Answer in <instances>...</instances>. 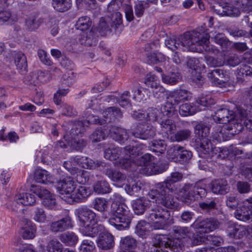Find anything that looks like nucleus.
<instances>
[{
  "mask_svg": "<svg viewBox=\"0 0 252 252\" xmlns=\"http://www.w3.org/2000/svg\"><path fill=\"white\" fill-rule=\"evenodd\" d=\"M209 35L205 29L188 32L178 37L168 38L165 40L166 46L174 51L176 50H189L201 52L205 51L209 53L219 52L213 45L209 44Z\"/></svg>",
  "mask_w": 252,
  "mask_h": 252,
  "instance_id": "obj_1",
  "label": "nucleus"
},
{
  "mask_svg": "<svg viewBox=\"0 0 252 252\" xmlns=\"http://www.w3.org/2000/svg\"><path fill=\"white\" fill-rule=\"evenodd\" d=\"M209 131V127L203 124H198L194 128V146L199 156L204 158H211L213 159L224 158L228 155V151L212 147L210 140L207 137Z\"/></svg>",
  "mask_w": 252,
  "mask_h": 252,
  "instance_id": "obj_2",
  "label": "nucleus"
},
{
  "mask_svg": "<svg viewBox=\"0 0 252 252\" xmlns=\"http://www.w3.org/2000/svg\"><path fill=\"white\" fill-rule=\"evenodd\" d=\"M173 234L174 236L173 239L163 235L155 236L151 252H163L165 249H169L174 252H182L185 248L182 239L188 237L191 234L189 228L174 226L173 227Z\"/></svg>",
  "mask_w": 252,
  "mask_h": 252,
  "instance_id": "obj_3",
  "label": "nucleus"
},
{
  "mask_svg": "<svg viewBox=\"0 0 252 252\" xmlns=\"http://www.w3.org/2000/svg\"><path fill=\"white\" fill-rule=\"evenodd\" d=\"M113 216L109 219V223L119 230L129 227L133 217L128 207L124 203L113 202L111 205Z\"/></svg>",
  "mask_w": 252,
  "mask_h": 252,
  "instance_id": "obj_4",
  "label": "nucleus"
},
{
  "mask_svg": "<svg viewBox=\"0 0 252 252\" xmlns=\"http://www.w3.org/2000/svg\"><path fill=\"white\" fill-rule=\"evenodd\" d=\"M170 192L171 190L168 189L166 185L157 184L156 189H152L148 195L150 198L155 200L156 203L174 209L177 206V202Z\"/></svg>",
  "mask_w": 252,
  "mask_h": 252,
  "instance_id": "obj_5",
  "label": "nucleus"
},
{
  "mask_svg": "<svg viewBox=\"0 0 252 252\" xmlns=\"http://www.w3.org/2000/svg\"><path fill=\"white\" fill-rule=\"evenodd\" d=\"M247 115V111L239 106L237 107L235 112L226 108H220L217 110L213 116V119L219 123L226 124L235 120L239 121V120L245 118Z\"/></svg>",
  "mask_w": 252,
  "mask_h": 252,
  "instance_id": "obj_6",
  "label": "nucleus"
},
{
  "mask_svg": "<svg viewBox=\"0 0 252 252\" xmlns=\"http://www.w3.org/2000/svg\"><path fill=\"white\" fill-rule=\"evenodd\" d=\"M180 193L182 200L186 203L189 204L197 199L198 197H203L206 190L201 182L195 184H186L181 189Z\"/></svg>",
  "mask_w": 252,
  "mask_h": 252,
  "instance_id": "obj_7",
  "label": "nucleus"
},
{
  "mask_svg": "<svg viewBox=\"0 0 252 252\" xmlns=\"http://www.w3.org/2000/svg\"><path fill=\"white\" fill-rule=\"evenodd\" d=\"M169 215L166 209L156 206L152 209L147 218L150 221L154 222L153 226L155 229H164L167 227V220Z\"/></svg>",
  "mask_w": 252,
  "mask_h": 252,
  "instance_id": "obj_8",
  "label": "nucleus"
},
{
  "mask_svg": "<svg viewBox=\"0 0 252 252\" xmlns=\"http://www.w3.org/2000/svg\"><path fill=\"white\" fill-rule=\"evenodd\" d=\"M76 187V184L70 177H67L60 180L56 185V189L61 198L66 202L71 203V198Z\"/></svg>",
  "mask_w": 252,
  "mask_h": 252,
  "instance_id": "obj_9",
  "label": "nucleus"
},
{
  "mask_svg": "<svg viewBox=\"0 0 252 252\" xmlns=\"http://www.w3.org/2000/svg\"><path fill=\"white\" fill-rule=\"evenodd\" d=\"M220 224L218 220L213 218L197 219L191 224L190 227L196 229H201L203 233H207L218 228Z\"/></svg>",
  "mask_w": 252,
  "mask_h": 252,
  "instance_id": "obj_10",
  "label": "nucleus"
},
{
  "mask_svg": "<svg viewBox=\"0 0 252 252\" xmlns=\"http://www.w3.org/2000/svg\"><path fill=\"white\" fill-rule=\"evenodd\" d=\"M74 214L79 221L80 226H84L89 223H97V219L95 214L86 207L83 206L76 209Z\"/></svg>",
  "mask_w": 252,
  "mask_h": 252,
  "instance_id": "obj_11",
  "label": "nucleus"
},
{
  "mask_svg": "<svg viewBox=\"0 0 252 252\" xmlns=\"http://www.w3.org/2000/svg\"><path fill=\"white\" fill-rule=\"evenodd\" d=\"M32 187L34 188V189H32V190L42 200V203L45 207L50 209L56 208V201L54 194L45 189L39 187H34L33 185Z\"/></svg>",
  "mask_w": 252,
  "mask_h": 252,
  "instance_id": "obj_12",
  "label": "nucleus"
},
{
  "mask_svg": "<svg viewBox=\"0 0 252 252\" xmlns=\"http://www.w3.org/2000/svg\"><path fill=\"white\" fill-rule=\"evenodd\" d=\"M132 149L128 151L127 154L122 153L121 155L122 158L120 160L118 166L126 169H129L130 167L135 166L137 159L136 158L139 155V150L138 147L135 146H131Z\"/></svg>",
  "mask_w": 252,
  "mask_h": 252,
  "instance_id": "obj_13",
  "label": "nucleus"
},
{
  "mask_svg": "<svg viewBox=\"0 0 252 252\" xmlns=\"http://www.w3.org/2000/svg\"><path fill=\"white\" fill-rule=\"evenodd\" d=\"M131 134L136 138L147 139L156 135V128L148 123L140 124L132 130Z\"/></svg>",
  "mask_w": 252,
  "mask_h": 252,
  "instance_id": "obj_14",
  "label": "nucleus"
},
{
  "mask_svg": "<svg viewBox=\"0 0 252 252\" xmlns=\"http://www.w3.org/2000/svg\"><path fill=\"white\" fill-rule=\"evenodd\" d=\"M73 226L72 219L68 215L58 220L53 221L50 224V230L53 233L62 232Z\"/></svg>",
  "mask_w": 252,
  "mask_h": 252,
  "instance_id": "obj_15",
  "label": "nucleus"
},
{
  "mask_svg": "<svg viewBox=\"0 0 252 252\" xmlns=\"http://www.w3.org/2000/svg\"><path fill=\"white\" fill-rule=\"evenodd\" d=\"M97 244L98 248L103 250H110L115 245L114 236L104 229L99 233Z\"/></svg>",
  "mask_w": 252,
  "mask_h": 252,
  "instance_id": "obj_16",
  "label": "nucleus"
},
{
  "mask_svg": "<svg viewBox=\"0 0 252 252\" xmlns=\"http://www.w3.org/2000/svg\"><path fill=\"white\" fill-rule=\"evenodd\" d=\"M104 121L98 116L94 115H89L86 117V120L84 122L78 121L73 125L71 130V134L72 135H77L81 132V127L83 125H85L86 123L88 124H99L100 125L104 124Z\"/></svg>",
  "mask_w": 252,
  "mask_h": 252,
  "instance_id": "obj_17",
  "label": "nucleus"
},
{
  "mask_svg": "<svg viewBox=\"0 0 252 252\" xmlns=\"http://www.w3.org/2000/svg\"><path fill=\"white\" fill-rule=\"evenodd\" d=\"M131 146H126L125 148L114 147L111 145L109 148L106 149L104 152V157L106 159L110 160H115L119 158L122 153L127 154L130 150Z\"/></svg>",
  "mask_w": 252,
  "mask_h": 252,
  "instance_id": "obj_18",
  "label": "nucleus"
},
{
  "mask_svg": "<svg viewBox=\"0 0 252 252\" xmlns=\"http://www.w3.org/2000/svg\"><path fill=\"white\" fill-rule=\"evenodd\" d=\"M208 77L215 85L221 86L228 82V75L226 72L220 69H215L208 74Z\"/></svg>",
  "mask_w": 252,
  "mask_h": 252,
  "instance_id": "obj_19",
  "label": "nucleus"
},
{
  "mask_svg": "<svg viewBox=\"0 0 252 252\" xmlns=\"http://www.w3.org/2000/svg\"><path fill=\"white\" fill-rule=\"evenodd\" d=\"M210 187L212 192L216 194H225L229 190L227 182L223 179L212 181Z\"/></svg>",
  "mask_w": 252,
  "mask_h": 252,
  "instance_id": "obj_20",
  "label": "nucleus"
},
{
  "mask_svg": "<svg viewBox=\"0 0 252 252\" xmlns=\"http://www.w3.org/2000/svg\"><path fill=\"white\" fill-rule=\"evenodd\" d=\"M168 154H173L174 157L177 158H179L180 161L187 162L192 157V153L183 147L180 146H173L171 147L168 151Z\"/></svg>",
  "mask_w": 252,
  "mask_h": 252,
  "instance_id": "obj_21",
  "label": "nucleus"
},
{
  "mask_svg": "<svg viewBox=\"0 0 252 252\" xmlns=\"http://www.w3.org/2000/svg\"><path fill=\"white\" fill-rule=\"evenodd\" d=\"M81 226L82 227L80 229V232L84 236L92 238L95 237L98 234H99L100 232L104 229L103 225L97 224L96 223L95 224L89 223Z\"/></svg>",
  "mask_w": 252,
  "mask_h": 252,
  "instance_id": "obj_22",
  "label": "nucleus"
},
{
  "mask_svg": "<svg viewBox=\"0 0 252 252\" xmlns=\"http://www.w3.org/2000/svg\"><path fill=\"white\" fill-rule=\"evenodd\" d=\"M131 204L134 213L140 215L143 214L151 206V202L145 197H140L132 200Z\"/></svg>",
  "mask_w": 252,
  "mask_h": 252,
  "instance_id": "obj_23",
  "label": "nucleus"
},
{
  "mask_svg": "<svg viewBox=\"0 0 252 252\" xmlns=\"http://www.w3.org/2000/svg\"><path fill=\"white\" fill-rule=\"evenodd\" d=\"M168 164L161 163L160 161L157 163L151 162L147 166L143 169L142 173L146 175H156L161 173L166 170Z\"/></svg>",
  "mask_w": 252,
  "mask_h": 252,
  "instance_id": "obj_24",
  "label": "nucleus"
},
{
  "mask_svg": "<svg viewBox=\"0 0 252 252\" xmlns=\"http://www.w3.org/2000/svg\"><path fill=\"white\" fill-rule=\"evenodd\" d=\"M160 128L159 132L165 137H168L170 134L174 132L176 130V125L172 119H165L159 123Z\"/></svg>",
  "mask_w": 252,
  "mask_h": 252,
  "instance_id": "obj_25",
  "label": "nucleus"
},
{
  "mask_svg": "<svg viewBox=\"0 0 252 252\" xmlns=\"http://www.w3.org/2000/svg\"><path fill=\"white\" fill-rule=\"evenodd\" d=\"M44 23V19L36 14L31 15L25 21L26 29L29 31H35Z\"/></svg>",
  "mask_w": 252,
  "mask_h": 252,
  "instance_id": "obj_26",
  "label": "nucleus"
},
{
  "mask_svg": "<svg viewBox=\"0 0 252 252\" xmlns=\"http://www.w3.org/2000/svg\"><path fill=\"white\" fill-rule=\"evenodd\" d=\"M98 35L94 30L92 29L89 32H85L80 35L79 42L82 45L92 46L96 45L97 42Z\"/></svg>",
  "mask_w": 252,
  "mask_h": 252,
  "instance_id": "obj_27",
  "label": "nucleus"
},
{
  "mask_svg": "<svg viewBox=\"0 0 252 252\" xmlns=\"http://www.w3.org/2000/svg\"><path fill=\"white\" fill-rule=\"evenodd\" d=\"M110 134L113 139L119 142H124L128 139L129 134L126 129L117 126H112Z\"/></svg>",
  "mask_w": 252,
  "mask_h": 252,
  "instance_id": "obj_28",
  "label": "nucleus"
},
{
  "mask_svg": "<svg viewBox=\"0 0 252 252\" xmlns=\"http://www.w3.org/2000/svg\"><path fill=\"white\" fill-rule=\"evenodd\" d=\"M35 195L32 193H20L16 194L14 201L18 204L32 206L36 202Z\"/></svg>",
  "mask_w": 252,
  "mask_h": 252,
  "instance_id": "obj_29",
  "label": "nucleus"
},
{
  "mask_svg": "<svg viewBox=\"0 0 252 252\" xmlns=\"http://www.w3.org/2000/svg\"><path fill=\"white\" fill-rule=\"evenodd\" d=\"M183 174L181 173L178 172H173L166 181L159 184L162 185H166L168 189L171 190V192H173L177 189L175 184L181 181L183 179Z\"/></svg>",
  "mask_w": 252,
  "mask_h": 252,
  "instance_id": "obj_30",
  "label": "nucleus"
},
{
  "mask_svg": "<svg viewBox=\"0 0 252 252\" xmlns=\"http://www.w3.org/2000/svg\"><path fill=\"white\" fill-rule=\"evenodd\" d=\"M91 194V190L89 188L84 186H79L76 190L74 191L72 195L71 202L81 201L86 199Z\"/></svg>",
  "mask_w": 252,
  "mask_h": 252,
  "instance_id": "obj_31",
  "label": "nucleus"
},
{
  "mask_svg": "<svg viewBox=\"0 0 252 252\" xmlns=\"http://www.w3.org/2000/svg\"><path fill=\"white\" fill-rule=\"evenodd\" d=\"M104 172L105 174L112 181L118 183H122L126 181V176L119 171L112 168H108L106 165Z\"/></svg>",
  "mask_w": 252,
  "mask_h": 252,
  "instance_id": "obj_32",
  "label": "nucleus"
},
{
  "mask_svg": "<svg viewBox=\"0 0 252 252\" xmlns=\"http://www.w3.org/2000/svg\"><path fill=\"white\" fill-rule=\"evenodd\" d=\"M34 179L35 181L39 183L48 184L53 182V177L46 170L38 169L34 173Z\"/></svg>",
  "mask_w": 252,
  "mask_h": 252,
  "instance_id": "obj_33",
  "label": "nucleus"
},
{
  "mask_svg": "<svg viewBox=\"0 0 252 252\" xmlns=\"http://www.w3.org/2000/svg\"><path fill=\"white\" fill-rule=\"evenodd\" d=\"M235 216L237 219L247 221L252 220V210L247 208L243 204L235 212Z\"/></svg>",
  "mask_w": 252,
  "mask_h": 252,
  "instance_id": "obj_34",
  "label": "nucleus"
},
{
  "mask_svg": "<svg viewBox=\"0 0 252 252\" xmlns=\"http://www.w3.org/2000/svg\"><path fill=\"white\" fill-rule=\"evenodd\" d=\"M26 225L22 229V235L25 239H31L35 237L36 227L31 221L26 220Z\"/></svg>",
  "mask_w": 252,
  "mask_h": 252,
  "instance_id": "obj_35",
  "label": "nucleus"
},
{
  "mask_svg": "<svg viewBox=\"0 0 252 252\" xmlns=\"http://www.w3.org/2000/svg\"><path fill=\"white\" fill-rule=\"evenodd\" d=\"M106 164L101 161H94L87 157L85 158V161L83 162L82 167L90 170L97 169L104 171Z\"/></svg>",
  "mask_w": 252,
  "mask_h": 252,
  "instance_id": "obj_36",
  "label": "nucleus"
},
{
  "mask_svg": "<svg viewBox=\"0 0 252 252\" xmlns=\"http://www.w3.org/2000/svg\"><path fill=\"white\" fill-rule=\"evenodd\" d=\"M15 63L17 69L21 73H24L27 70V60L24 54L20 52L14 54Z\"/></svg>",
  "mask_w": 252,
  "mask_h": 252,
  "instance_id": "obj_37",
  "label": "nucleus"
},
{
  "mask_svg": "<svg viewBox=\"0 0 252 252\" xmlns=\"http://www.w3.org/2000/svg\"><path fill=\"white\" fill-rule=\"evenodd\" d=\"M61 241L66 246H75L78 241V237L73 232L68 231L62 234L59 237Z\"/></svg>",
  "mask_w": 252,
  "mask_h": 252,
  "instance_id": "obj_38",
  "label": "nucleus"
},
{
  "mask_svg": "<svg viewBox=\"0 0 252 252\" xmlns=\"http://www.w3.org/2000/svg\"><path fill=\"white\" fill-rule=\"evenodd\" d=\"M228 235L230 238L240 239L246 235V226L244 225H236L229 227L227 230Z\"/></svg>",
  "mask_w": 252,
  "mask_h": 252,
  "instance_id": "obj_39",
  "label": "nucleus"
},
{
  "mask_svg": "<svg viewBox=\"0 0 252 252\" xmlns=\"http://www.w3.org/2000/svg\"><path fill=\"white\" fill-rule=\"evenodd\" d=\"M150 226L149 223L141 220L136 225L135 232L139 237L145 238L148 235Z\"/></svg>",
  "mask_w": 252,
  "mask_h": 252,
  "instance_id": "obj_40",
  "label": "nucleus"
},
{
  "mask_svg": "<svg viewBox=\"0 0 252 252\" xmlns=\"http://www.w3.org/2000/svg\"><path fill=\"white\" fill-rule=\"evenodd\" d=\"M71 0H52L54 8L60 12L67 11L71 6Z\"/></svg>",
  "mask_w": 252,
  "mask_h": 252,
  "instance_id": "obj_41",
  "label": "nucleus"
},
{
  "mask_svg": "<svg viewBox=\"0 0 252 252\" xmlns=\"http://www.w3.org/2000/svg\"><path fill=\"white\" fill-rule=\"evenodd\" d=\"M120 246L124 251H130L134 249L136 246V241L130 236L121 238Z\"/></svg>",
  "mask_w": 252,
  "mask_h": 252,
  "instance_id": "obj_42",
  "label": "nucleus"
},
{
  "mask_svg": "<svg viewBox=\"0 0 252 252\" xmlns=\"http://www.w3.org/2000/svg\"><path fill=\"white\" fill-rule=\"evenodd\" d=\"M190 240V245L192 246H196L206 243L208 240V237L204 233H201L200 231H197L192 235Z\"/></svg>",
  "mask_w": 252,
  "mask_h": 252,
  "instance_id": "obj_43",
  "label": "nucleus"
},
{
  "mask_svg": "<svg viewBox=\"0 0 252 252\" xmlns=\"http://www.w3.org/2000/svg\"><path fill=\"white\" fill-rule=\"evenodd\" d=\"M94 191L98 194H104L110 192L109 184L105 180L97 181L93 186Z\"/></svg>",
  "mask_w": 252,
  "mask_h": 252,
  "instance_id": "obj_44",
  "label": "nucleus"
},
{
  "mask_svg": "<svg viewBox=\"0 0 252 252\" xmlns=\"http://www.w3.org/2000/svg\"><path fill=\"white\" fill-rule=\"evenodd\" d=\"M149 7V4L147 1L140 0L135 2L134 9L135 15L137 18L142 17L146 9Z\"/></svg>",
  "mask_w": 252,
  "mask_h": 252,
  "instance_id": "obj_45",
  "label": "nucleus"
},
{
  "mask_svg": "<svg viewBox=\"0 0 252 252\" xmlns=\"http://www.w3.org/2000/svg\"><path fill=\"white\" fill-rule=\"evenodd\" d=\"M191 131L189 129L178 130L171 137L173 141L182 142L189 139L191 135Z\"/></svg>",
  "mask_w": 252,
  "mask_h": 252,
  "instance_id": "obj_46",
  "label": "nucleus"
},
{
  "mask_svg": "<svg viewBox=\"0 0 252 252\" xmlns=\"http://www.w3.org/2000/svg\"><path fill=\"white\" fill-rule=\"evenodd\" d=\"M189 93L185 90L180 89L173 92L170 99L174 100L175 103L178 104L182 101L187 100L189 97Z\"/></svg>",
  "mask_w": 252,
  "mask_h": 252,
  "instance_id": "obj_47",
  "label": "nucleus"
},
{
  "mask_svg": "<svg viewBox=\"0 0 252 252\" xmlns=\"http://www.w3.org/2000/svg\"><path fill=\"white\" fill-rule=\"evenodd\" d=\"M196 111L195 107L190 103H185L181 105L179 110V114L183 117L192 115Z\"/></svg>",
  "mask_w": 252,
  "mask_h": 252,
  "instance_id": "obj_48",
  "label": "nucleus"
},
{
  "mask_svg": "<svg viewBox=\"0 0 252 252\" xmlns=\"http://www.w3.org/2000/svg\"><path fill=\"white\" fill-rule=\"evenodd\" d=\"M63 245L55 238L49 241L46 246L48 252H62Z\"/></svg>",
  "mask_w": 252,
  "mask_h": 252,
  "instance_id": "obj_49",
  "label": "nucleus"
},
{
  "mask_svg": "<svg viewBox=\"0 0 252 252\" xmlns=\"http://www.w3.org/2000/svg\"><path fill=\"white\" fill-rule=\"evenodd\" d=\"M237 75L240 79L247 76L252 77V68L246 64H242L237 68Z\"/></svg>",
  "mask_w": 252,
  "mask_h": 252,
  "instance_id": "obj_50",
  "label": "nucleus"
},
{
  "mask_svg": "<svg viewBox=\"0 0 252 252\" xmlns=\"http://www.w3.org/2000/svg\"><path fill=\"white\" fill-rule=\"evenodd\" d=\"M169 100L165 103L160 108L161 113L164 116H170L172 115L175 110V102L173 103L172 99L168 98Z\"/></svg>",
  "mask_w": 252,
  "mask_h": 252,
  "instance_id": "obj_51",
  "label": "nucleus"
},
{
  "mask_svg": "<svg viewBox=\"0 0 252 252\" xmlns=\"http://www.w3.org/2000/svg\"><path fill=\"white\" fill-rule=\"evenodd\" d=\"M68 144L72 150L81 152L86 146L87 142L83 139H77L74 137L68 142Z\"/></svg>",
  "mask_w": 252,
  "mask_h": 252,
  "instance_id": "obj_52",
  "label": "nucleus"
},
{
  "mask_svg": "<svg viewBox=\"0 0 252 252\" xmlns=\"http://www.w3.org/2000/svg\"><path fill=\"white\" fill-rule=\"evenodd\" d=\"M33 219L36 222L42 223H44L47 220V215L45 211L42 207H36L35 208Z\"/></svg>",
  "mask_w": 252,
  "mask_h": 252,
  "instance_id": "obj_53",
  "label": "nucleus"
},
{
  "mask_svg": "<svg viewBox=\"0 0 252 252\" xmlns=\"http://www.w3.org/2000/svg\"><path fill=\"white\" fill-rule=\"evenodd\" d=\"M91 25L92 22L88 16L80 17L75 24L76 29L82 31L88 30Z\"/></svg>",
  "mask_w": 252,
  "mask_h": 252,
  "instance_id": "obj_54",
  "label": "nucleus"
},
{
  "mask_svg": "<svg viewBox=\"0 0 252 252\" xmlns=\"http://www.w3.org/2000/svg\"><path fill=\"white\" fill-rule=\"evenodd\" d=\"M97 35L106 36L110 32V29L103 19H101L97 27L94 29Z\"/></svg>",
  "mask_w": 252,
  "mask_h": 252,
  "instance_id": "obj_55",
  "label": "nucleus"
},
{
  "mask_svg": "<svg viewBox=\"0 0 252 252\" xmlns=\"http://www.w3.org/2000/svg\"><path fill=\"white\" fill-rule=\"evenodd\" d=\"M18 20L17 15L12 14L9 11H2L0 12V21L3 23L8 22L12 24Z\"/></svg>",
  "mask_w": 252,
  "mask_h": 252,
  "instance_id": "obj_56",
  "label": "nucleus"
},
{
  "mask_svg": "<svg viewBox=\"0 0 252 252\" xmlns=\"http://www.w3.org/2000/svg\"><path fill=\"white\" fill-rule=\"evenodd\" d=\"M150 148L155 153L162 154L166 149V145L163 140H156L151 142Z\"/></svg>",
  "mask_w": 252,
  "mask_h": 252,
  "instance_id": "obj_57",
  "label": "nucleus"
},
{
  "mask_svg": "<svg viewBox=\"0 0 252 252\" xmlns=\"http://www.w3.org/2000/svg\"><path fill=\"white\" fill-rule=\"evenodd\" d=\"M242 4L240 2H237L235 5L227 6L226 9V16L237 17L240 15L241 9L240 7Z\"/></svg>",
  "mask_w": 252,
  "mask_h": 252,
  "instance_id": "obj_58",
  "label": "nucleus"
},
{
  "mask_svg": "<svg viewBox=\"0 0 252 252\" xmlns=\"http://www.w3.org/2000/svg\"><path fill=\"white\" fill-rule=\"evenodd\" d=\"M95 248V245L93 241L85 239L81 242L80 252H94Z\"/></svg>",
  "mask_w": 252,
  "mask_h": 252,
  "instance_id": "obj_59",
  "label": "nucleus"
},
{
  "mask_svg": "<svg viewBox=\"0 0 252 252\" xmlns=\"http://www.w3.org/2000/svg\"><path fill=\"white\" fill-rule=\"evenodd\" d=\"M107 134V132H105L102 129H97L90 135V138L93 142H97L104 140Z\"/></svg>",
  "mask_w": 252,
  "mask_h": 252,
  "instance_id": "obj_60",
  "label": "nucleus"
},
{
  "mask_svg": "<svg viewBox=\"0 0 252 252\" xmlns=\"http://www.w3.org/2000/svg\"><path fill=\"white\" fill-rule=\"evenodd\" d=\"M212 39H213L217 44L220 45L224 48H227L230 44L229 40L222 33H218L212 37Z\"/></svg>",
  "mask_w": 252,
  "mask_h": 252,
  "instance_id": "obj_61",
  "label": "nucleus"
},
{
  "mask_svg": "<svg viewBox=\"0 0 252 252\" xmlns=\"http://www.w3.org/2000/svg\"><path fill=\"white\" fill-rule=\"evenodd\" d=\"M181 79V76L178 72H170L168 75L162 77L163 81L166 84L173 85Z\"/></svg>",
  "mask_w": 252,
  "mask_h": 252,
  "instance_id": "obj_62",
  "label": "nucleus"
},
{
  "mask_svg": "<svg viewBox=\"0 0 252 252\" xmlns=\"http://www.w3.org/2000/svg\"><path fill=\"white\" fill-rule=\"evenodd\" d=\"M94 208L98 211L104 212L108 208L107 201L102 198H96L94 201Z\"/></svg>",
  "mask_w": 252,
  "mask_h": 252,
  "instance_id": "obj_63",
  "label": "nucleus"
},
{
  "mask_svg": "<svg viewBox=\"0 0 252 252\" xmlns=\"http://www.w3.org/2000/svg\"><path fill=\"white\" fill-rule=\"evenodd\" d=\"M112 27L116 29L120 28V29L123 27L122 15L119 12H116L113 13L112 15Z\"/></svg>",
  "mask_w": 252,
  "mask_h": 252,
  "instance_id": "obj_64",
  "label": "nucleus"
}]
</instances>
